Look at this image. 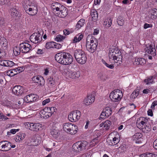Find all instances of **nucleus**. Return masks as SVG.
Segmentation results:
<instances>
[{
    "label": "nucleus",
    "mask_w": 157,
    "mask_h": 157,
    "mask_svg": "<svg viewBox=\"0 0 157 157\" xmlns=\"http://www.w3.org/2000/svg\"><path fill=\"white\" fill-rule=\"evenodd\" d=\"M55 58L59 63L64 65L70 64L73 59L71 55L65 52L57 53L55 56Z\"/></svg>",
    "instance_id": "f257e3e1"
},
{
    "label": "nucleus",
    "mask_w": 157,
    "mask_h": 157,
    "mask_svg": "<svg viewBox=\"0 0 157 157\" xmlns=\"http://www.w3.org/2000/svg\"><path fill=\"white\" fill-rule=\"evenodd\" d=\"M98 44L97 39L92 35H89L86 38V47L89 52L93 53L96 49Z\"/></svg>",
    "instance_id": "f03ea898"
},
{
    "label": "nucleus",
    "mask_w": 157,
    "mask_h": 157,
    "mask_svg": "<svg viewBox=\"0 0 157 157\" xmlns=\"http://www.w3.org/2000/svg\"><path fill=\"white\" fill-rule=\"evenodd\" d=\"M74 56L76 61L81 64L85 63L87 59L86 54L81 50H75L74 52Z\"/></svg>",
    "instance_id": "7ed1b4c3"
},
{
    "label": "nucleus",
    "mask_w": 157,
    "mask_h": 157,
    "mask_svg": "<svg viewBox=\"0 0 157 157\" xmlns=\"http://www.w3.org/2000/svg\"><path fill=\"white\" fill-rule=\"evenodd\" d=\"M87 145L88 143L86 141H78L73 144L72 149L73 151L76 152L84 151L86 150Z\"/></svg>",
    "instance_id": "20e7f679"
},
{
    "label": "nucleus",
    "mask_w": 157,
    "mask_h": 157,
    "mask_svg": "<svg viewBox=\"0 0 157 157\" xmlns=\"http://www.w3.org/2000/svg\"><path fill=\"white\" fill-rule=\"evenodd\" d=\"M63 129L64 131L67 133L71 135L75 134L77 132V126L71 123H66L63 124Z\"/></svg>",
    "instance_id": "39448f33"
},
{
    "label": "nucleus",
    "mask_w": 157,
    "mask_h": 157,
    "mask_svg": "<svg viewBox=\"0 0 157 157\" xmlns=\"http://www.w3.org/2000/svg\"><path fill=\"white\" fill-rule=\"evenodd\" d=\"M81 115V113L79 111H74L69 114L68 119L71 122H76L80 119Z\"/></svg>",
    "instance_id": "423d86ee"
},
{
    "label": "nucleus",
    "mask_w": 157,
    "mask_h": 157,
    "mask_svg": "<svg viewBox=\"0 0 157 157\" xmlns=\"http://www.w3.org/2000/svg\"><path fill=\"white\" fill-rule=\"evenodd\" d=\"M42 36L39 32L33 33L30 37V41L35 44L40 42L42 40Z\"/></svg>",
    "instance_id": "0eeeda50"
},
{
    "label": "nucleus",
    "mask_w": 157,
    "mask_h": 157,
    "mask_svg": "<svg viewBox=\"0 0 157 157\" xmlns=\"http://www.w3.org/2000/svg\"><path fill=\"white\" fill-rule=\"evenodd\" d=\"M119 90H115L110 94L109 98L113 101H118L121 99V95H119Z\"/></svg>",
    "instance_id": "6e6552de"
},
{
    "label": "nucleus",
    "mask_w": 157,
    "mask_h": 157,
    "mask_svg": "<svg viewBox=\"0 0 157 157\" xmlns=\"http://www.w3.org/2000/svg\"><path fill=\"white\" fill-rule=\"evenodd\" d=\"M32 48V46L28 43L24 42L20 44L19 50L23 53H28Z\"/></svg>",
    "instance_id": "1a4fd4ad"
},
{
    "label": "nucleus",
    "mask_w": 157,
    "mask_h": 157,
    "mask_svg": "<svg viewBox=\"0 0 157 157\" xmlns=\"http://www.w3.org/2000/svg\"><path fill=\"white\" fill-rule=\"evenodd\" d=\"M11 143L5 140L0 142V149L3 151H6L10 150L11 148Z\"/></svg>",
    "instance_id": "9d476101"
},
{
    "label": "nucleus",
    "mask_w": 157,
    "mask_h": 157,
    "mask_svg": "<svg viewBox=\"0 0 157 157\" xmlns=\"http://www.w3.org/2000/svg\"><path fill=\"white\" fill-rule=\"evenodd\" d=\"M24 88L23 87L20 86H15L12 89L13 94L17 96L21 95L24 92Z\"/></svg>",
    "instance_id": "9b49d317"
},
{
    "label": "nucleus",
    "mask_w": 157,
    "mask_h": 157,
    "mask_svg": "<svg viewBox=\"0 0 157 157\" xmlns=\"http://www.w3.org/2000/svg\"><path fill=\"white\" fill-rule=\"evenodd\" d=\"M116 52H117L114 56V57L113 58V60L114 61L115 63H118V62H119V63L120 64V62H122V60L121 53V51L119 50L118 49H117L116 51Z\"/></svg>",
    "instance_id": "f8f14e48"
},
{
    "label": "nucleus",
    "mask_w": 157,
    "mask_h": 157,
    "mask_svg": "<svg viewBox=\"0 0 157 157\" xmlns=\"http://www.w3.org/2000/svg\"><path fill=\"white\" fill-rule=\"evenodd\" d=\"M32 79L34 82L37 83L41 86L44 85L45 81L43 78L41 76H33Z\"/></svg>",
    "instance_id": "ddd939ff"
},
{
    "label": "nucleus",
    "mask_w": 157,
    "mask_h": 157,
    "mask_svg": "<svg viewBox=\"0 0 157 157\" xmlns=\"http://www.w3.org/2000/svg\"><path fill=\"white\" fill-rule=\"evenodd\" d=\"M36 96L34 94H30L25 97L24 99H21V101L24 100L27 103L35 101L36 99Z\"/></svg>",
    "instance_id": "4468645a"
},
{
    "label": "nucleus",
    "mask_w": 157,
    "mask_h": 157,
    "mask_svg": "<svg viewBox=\"0 0 157 157\" xmlns=\"http://www.w3.org/2000/svg\"><path fill=\"white\" fill-rule=\"evenodd\" d=\"M147 123L145 118L144 117H141L138 119L136 122V124L138 127L140 128L144 127V125L146 124Z\"/></svg>",
    "instance_id": "2eb2a0df"
},
{
    "label": "nucleus",
    "mask_w": 157,
    "mask_h": 157,
    "mask_svg": "<svg viewBox=\"0 0 157 157\" xmlns=\"http://www.w3.org/2000/svg\"><path fill=\"white\" fill-rule=\"evenodd\" d=\"M15 64L12 61L8 60H0V65L7 67H12Z\"/></svg>",
    "instance_id": "dca6fc26"
},
{
    "label": "nucleus",
    "mask_w": 157,
    "mask_h": 157,
    "mask_svg": "<svg viewBox=\"0 0 157 157\" xmlns=\"http://www.w3.org/2000/svg\"><path fill=\"white\" fill-rule=\"evenodd\" d=\"M67 75L68 77L74 79L78 78L80 76V72L79 71L75 72L72 71L69 72L67 73Z\"/></svg>",
    "instance_id": "f3484780"
},
{
    "label": "nucleus",
    "mask_w": 157,
    "mask_h": 157,
    "mask_svg": "<svg viewBox=\"0 0 157 157\" xmlns=\"http://www.w3.org/2000/svg\"><path fill=\"white\" fill-rule=\"evenodd\" d=\"M117 49H118L117 47H116L115 46L113 47V48H110L109 53V56L110 61H111V60H113V58L114 57L116 53Z\"/></svg>",
    "instance_id": "a211bd4d"
},
{
    "label": "nucleus",
    "mask_w": 157,
    "mask_h": 157,
    "mask_svg": "<svg viewBox=\"0 0 157 157\" xmlns=\"http://www.w3.org/2000/svg\"><path fill=\"white\" fill-rule=\"evenodd\" d=\"M94 101V97L92 94L88 96L87 98L84 100L85 104L88 105H90L92 102H93Z\"/></svg>",
    "instance_id": "6ab92c4d"
},
{
    "label": "nucleus",
    "mask_w": 157,
    "mask_h": 157,
    "mask_svg": "<svg viewBox=\"0 0 157 157\" xmlns=\"http://www.w3.org/2000/svg\"><path fill=\"white\" fill-rule=\"evenodd\" d=\"M51 134L54 137L56 138L58 136L59 133V130L54 128V127L52 128L51 129Z\"/></svg>",
    "instance_id": "aec40b11"
},
{
    "label": "nucleus",
    "mask_w": 157,
    "mask_h": 157,
    "mask_svg": "<svg viewBox=\"0 0 157 157\" xmlns=\"http://www.w3.org/2000/svg\"><path fill=\"white\" fill-rule=\"evenodd\" d=\"M112 20L111 18L106 19L103 22V25L106 28H108L110 27L112 23Z\"/></svg>",
    "instance_id": "412c9836"
},
{
    "label": "nucleus",
    "mask_w": 157,
    "mask_h": 157,
    "mask_svg": "<svg viewBox=\"0 0 157 157\" xmlns=\"http://www.w3.org/2000/svg\"><path fill=\"white\" fill-rule=\"evenodd\" d=\"M135 62L137 65H143L146 63V61L144 58H140L135 59Z\"/></svg>",
    "instance_id": "4be33fe9"
},
{
    "label": "nucleus",
    "mask_w": 157,
    "mask_h": 157,
    "mask_svg": "<svg viewBox=\"0 0 157 157\" xmlns=\"http://www.w3.org/2000/svg\"><path fill=\"white\" fill-rule=\"evenodd\" d=\"M7 45V41L4 37L0 38V46L2 48H6Z\"/></svg>",
    "instance_id": "5701e85b"
},
{
    "label": "nucleus",
    "mask_w": 157,
    "mask_h": 157,
    "mask_svg": "<svg viewBox=\"0 0 157 157\" xmlns=\"http://www.w3.org/2000/svg\"><path fill=\"white\" fill-rule=\"evenodd\" d=\"M85 23V20L84 19H81L77 22L75 26V29H78L82 27Z\"/></svg>",
    "instance_id": "b1692460"
},
{
    "label": "nucleus",
    "mask_w": 157,
    "mask_h": 157,
    "mask_svg": "<svg viewBox=\"0 0 157 157\" xmlns=\"http://www.w3.org/2000/svg\"><path fill=\"white\" fill-rule=\"evenodd\" d=\"M103 111L105 113V117H108L111 115L112 113V110L111 108L109 107H106L103 109Z\"/></svg>",
    "instance_id": "393cba45"
},
{
    "label": "nucleus",
    "mask_w": 157,
    "mask_h": 157,
    "mask_svg": "<svg viewBox=\"0 0 157 157\" xmlns=\"http://www.w3.org/2000/svg\"><path fill=\"white\" fill-rule=\"evenodd\" d=\"M140 90V87H137L132 92L131 95V98L132 99H135L138 95Z\"/></svg>",
    "instance_id": "a878e982"
},
{
    "label": "nucleus",
    "mask_w": 157,
    "mask_h": 157,
    "mask_svg": "<svg viewBox=\"0 0 157 157\" xmlns=\"http://www.w3.org/2000/svg\"><path fill=\"white\" fill-rule=\"evenodd\" d=\"M48 108L46 107L44 109L42 110L40 113V115L41 117H43L44 118H47V110Z\"/></svg>",
    "instance_id": "bb28decb"
},
{
    "label": "nucleus",
    "mask_w": 157,
    "mask_h": 157,
    "mask_svg": "<svg viewBox=\"0 0 157 157\" xmlns=\"http://www.w3.org/2000/svg\"><path fill=\"white\" fill-rule=\"evenodd\" d=\"M48 85L50 86H53L55 84V79H54L53 76H50V77L48 78Z\"/></svg>",
    "instance_id": "cd10ccee"
},
{
    "label": "nucleus",
    "mask_w": 157,
    "mask_h": 157,
    "mask_svg": "<svg viewBox=\"0 0 157 157\" xmlns=\"http://www.w3.org/2000/svg\"><path fill=\"white\" fill-rule=\"evenodd\" d=\"M7 75L9 76L12 77L17 74V71L15 69H13L11 70L8 71L6 72Z\"/></svg>",
    "instance_id": "c85d7f7f"
},
{
    "label": "nucleus",
    "mask_w": 157,
    "mask_h": 157,
    "mask_svg": "<svg viewBox=\"0 0 157 157\" xmlns=\"http://www.w3.org/2000/svg\"><path fill=\"white\" fill-rule=\"evenodd\" d=\"M111 124V122L109 120H107L103 123V127L105 128L107 130H108L110 128V126Z\"/></svg>",
    "instance_id": "c756f323"
},
{
    "label": "nucleus",
    "mask_w": 157,
    "mask_h": 157,
    "mask_svg": "<svg viewBox=\"0 0 157 157\" xmlns=\"http://www.w3.org/2000/svg\"><path fill=\"white\" fill-rule=\"evenodd\" d=\"M91 13L92 17L93 20L96 21L98 18V14L97 10H93V12H91Z\"/></svg>",
    "instance_id": "7c9ffc66"
},
{
    "label": "nucleus",
    "mask_w": 157,
    "mask_h": 157,
    "mask_svg": "<svg viewBox=\"0 0 157 157\" xmlns=\"http://www.w3.org/2000/svg\"><path fill=\"white\" fill-rule=\"evenodd\" d=\"M98 77L102 80L105 81L107 78L106 75L102 72L99 73L98 75Z\"/></svg>",
    "instance_id": "2f4dec72"
},
{
    "label": "nucleus",
    "mask_w": 157,
    "mask_h": 157,
    "mask_svg": "<svg viewBox=\"0 0 157 157\" xmlns=\"http://www.w3.org/2000/svg\"><path fill=\"white\" fill-rule=\"evenodd\" d=\"M117 22L119 25L122 26L124 24V20L122 17L120 16L117 19Z\"/></svg>",
    "instance_id": "473e14b6"
},
{
    "label": "nucleus",
    "mask_w": 157,
    "mask_h": 157,
    "mask_svg": "<svg viewBox=\"0 0 157 157\" xmlns=\"http://www.w3.org/2000/svg\"><path fill=\"white\" fill-rule=\"evenodd\" d=\"M54 42H49L46 43L45 47L46 48L48 49L50 48H54L53 44Z\"/></svg>",
    "instance_id": "72a5a7b5"
},
{
    "label": "nucleus",
    "mask_w": 157,
    "mask_h": 157,
    "mask_svg": "<svg viewBox=\"0 0 157 157\" xmlns=\"http://www.w3.org/2000/svg\"><path fill=\"white\" fill-rule=\"evenodd\" d=\"M65 37L60 35H57L55 38V40L57 42H60L63 40L65 39Z\"/></svg>",
    "instance_id": "f704fd0d"
},
{
    "label": "nucleus",
    "mask_w": 157,
    "mask_h": 157,
    "mask_svg": "<svg viewBox=\"0 0 157 157\" xmlns=\"http://www.w3.org/2000/svg\"><path fill=\"white\" fill-rule=\"evenodd\" d=\"M142 137V134L140 133H137L133 136V138L135 140L140 139Z\"/></svg>",
    "instance_id": "c9c22d12"
},
{
    "label": "nucleus",
    "mask_w": 157,
    "mask_h": 157,
    "mask_svg": "<svg viewBox=\"0 0 157 157\" xmlns=\"http://www.w3.org/2000/svg\"><path fill=\"white\" fill-rule=\"evenodd\" d=\"M38 10H25L26 12L31 16L35 15L37 12Z\"/></svg>",
    "instance_id": "e433bc0d"
},
{
    "label": "nucleus",
    "mask_w": 157,
    "mask_h": 157,
    "mask_svg": "<svg viewBox=\"0 0 157 157\" xmlns=\"http://www.w3.org/2000/svg\"><path fill=\"white\" fill-rule=\"evenodd\" d=\"M6 21L4 18L0 17V27H2L5 26Z\"/></svg>",
    "instance_id": "4c0bfd02"
},
{
    "label": "nucleus",
    "mask_w": 157,
    "mask_h": 157,
    "mask_svg": "<svg viewBox=\"0 0 157 157\" xmlns=\"http://www.w3.org/2000/svg\"><path fill=\"white\" fill-rule=\"evenodd\" d=\"M151 128L150 125H149L147 123L144 125V127H143L142 128V129H144V131H149L151 130Z\"/></svg>",
    "instance_id": "58836bf2"
},
{
    "label": "nucleus",
    "mask_w": 157,
    "mask_h": 157,
    "mask_svg": "<svg viewBox=\"0 0 157 157\" xmlns=\"http://www.w3.org/2000/svg\"><path fill=\"white\" fill-rule=\"evenodd\" d=\"M35 127L36 128H35V130H34V131H39L42 127V125L39 123H35Z\"/></svg>",
    "instance_id": "ea45409f"
},
{
    "label": "nucleus",
    "mask_w": 157,
    "mask_h": 157,
    "mask_svg": "<svg viewBox=\"0 0 157 157\" xmlns=\"http://www.w3.org/2000/svg\"><path fill=\"white\" fill-rule=\"evenodd\" d=\"M9 118L6 116H5L3 113L1 111H0V121H5Z\"/></svg>",
    "instance_id": "a19ab883"
},
{
    "label": "nucleus",
    "mask_w": 157,
    "mask_h": 157,
    "mask_svg": "<svg viewBox=\"0 0 157 157\" xmlns=\"http://www.w3.org/2000/svg\"><path fill=\"white\" fill-rule=\"evenodd\" d=\"M149 48L150 49H151L150 51L151 52V54L153 55L155 54V52L156 51V50L155 48V46L153 47L152 45L150 44L149 45Z\"/></svg>",
    "instance_id": "79ce46f5"
},
{
    "label": "nucleus",
    "mask_w": 157,
    "mask_h": 157,
    "mask_svg": "<svg viewBox=\"0 0 157 157\" xmlns=\"http://www.w3.org/2000/svg\"><path fill=\"white\" fill-rule=\"evenodd\" d=\"M19 12H18V10H13L11 13V15L13 17H19Z\"/></svg>",
    "instance_id": "37998d69"
},
{
    "label": "nucleus",
    "mask_w": 157,
    "mask_h": 157,
    "mask_svg": "<svg viewBox=\"0 0 157 157\" xmlns=\"http://www.w3.org/2000/svg\"><path fill=\"white\" fill-rule=\"evenodd\" d=\"M25 135L24 134L20 135H17L16 136V139L18 140H22L24 139Z\"/></svg>",
    "instance_id": "c03bdc74"
},
{
    "label": "nucleus",
    "mask_w": 157,
    "mask_h": 157,
    "mask_svg": "<svg viewBox=\"0 0 157 157\" xmlns=\"http://www.w3.org/2000/svg\"><path fill=\"white\" fill-rule=\"evenodd\" d=\"M26 123L27 124L26 125L27 126H29V125H30V128H29V129L34 131V130H35L36 127L34 126L33 127H32V125H33V123Z\"/></svg>",
    "instance_id": "a18cd8bd"
},
{
    "label": "nucleus",
    "mask_w": 157,
    "mask_h": 157,
    "mask_svg": "<svg viewBox=\"0 0 157 157\" xmlns=\"http://www.w3.org/2000/svg\"><path fill=\"white\" fill-rule=\"evenodd\" d=\"M60 6L61 5L60 4H59L57 3H55L54 4L52 5V8L53 10H54L56 9V10H59L60 8L58 6Z\"/></svg>",
    "instance_id": "49530a36"
},
{
    "label": "nucleus",
    "mask_w": 157,
    "mask_h": 157,
    "mask_svg": "<svg viewBox=\"0 0 157 157\" xmlns=\"http://www.w3.org/2000/svg\"><path fill=\"white\" fill-rule=\"evenodd\" d=\"M48 108V111H50L52 112V114L54 113V112H55V110H56V109L54 107H46Z\"/></svg>",
    "instance_id": "de8ad7c7"
},
{
    "label": "nucleus",
    "mask_w": 157,
    "mask_h": 157,
    "mask_svg": "<svg viewBox=\"0 0 157 157\" xmlns=\"http://www.w3.org/2000/svg\"><path fill=\"white\" fill-rule=\"evenodd\" d=\"M54 48H56L59 49L61 48L62 46L61 44L56 43L55 42H54Z\"/></svg>",
    "instance_id": "09e8293b"
},
{
    "label": "nucleus",
    "mask_w": 157,
    "mask_h": 157,
    "mask_svg": "<svg viewBox=\"0 0 157 157\" xmlns=\"http://www.w3.org/2000/svg\"><path fill=\"white\" fill-rule=\"evenodd\" d=\"M15 70H16V71H17V74L21 72L24 70L23 67H19L17 68L15 67Z\"/></svg>",
    "instance_id": "8fccbe9b"
},
{
    "label": "nucleus",
    "mask_w": 157,
    "mask_h": 157,
    "mask_svg": "<svg viewBox=\"0 0 157 157\" xmlns=\"http://www.w3.org/2000/svg\"><path fill=\"white\" fill-rule=\"evenodd\" d=\"M152 153L142 154L140 155V157H151Z\"/></svg>",
    "instance_id": "3c124183"
},
{
    "label": "nucleus",
    "mask_w": 157,
    "mask_h": 157,
    "mask_svg": "<svg viewBox=\"0 0 157 157\" xmlns=\"http://www.w3.org/2000/svg\"><path fill=\"white\" fill-rule=\"evenodd\" d=\"M152 25L151 24H148L147 23H145L144 26V29H147L149 28H152Z\"/></svg>",
    "instance_id": "603ef678"
},
{
    "label": "nucleus",
    "mask_w": 157,
    "mask_h": 157,
    "mask_svg": "<svg viewBox=\"0 0 157 157\" xmlns=\"http://www.w3.org/2000/svg\"><path fill=\"white\" fill-rule=\"evenodd\" d=\"M61 11H62V14L63 15H61L62 16V17H63V18L65 17L67 15L68 10H61Z\"/></svg>",
    "instance_id": "864d4df0"
},
{
    "label": "nucleus",
    "mask_w": 157,
    "mask_h": 157,
    "mask_svg": "<svg viewBox=\"0 0 157 157\" xmlns=\"http://www.w3.org/2000/svg\"><path fill=\"white\" fill-rule=\"evenodd\" d=\"M153 77H151L148 78V82L147 83V84L149 85L151 83H154V81L152 80Z\"/></svg>",
    "instance_id": "5fc2aeb1"
},
{
    "label": "nucleus",
    "mask_w": 157,
    "mask_h": 157,
    "mask_svg": "<svg viewBox=\"0 0 157 157\" xmlns=\"http://www.w3.org/2000/svg\"><path fill=\"white\" fill-rule=\"evenodd\" d=\"M119 141L118 139H117L116 137H114L113 139V142L114 143L113 144H114V145L118 143Z\"/></svg>",
    "instance_id": "6e6d98bb"
},
{
    "label": "nucleus",
    "mask_w": 157,
    "mask_h": 157,
    "mask_svg": "<svg viewBox=\"0 0 157 157\" xmlns=\"http://www.w3.org/2000/svg\"><path fill=\"white\" fill-rule=\"evenodd\" d=\"M50 99L47 98L42 101V105H45L47 103H49L50 101Z\"/></svg>",
    "instance_id": "4d7b16f0"
},
{
    "label": "nucleus",
    "mask_w": 157,
    "mask_h": 157,
    "mask_svg": "<svg viewBox=\"0 0 157 157\" xmlns=\"http://www.w3.org/2000/svg\"><path fill=\"white\" fill-rule=\"evenodd\" d=\"M153 12L151 13L153 18H156L157 17V12L156 10H153Z\"/></svg>",
    "instance_id": "13d9d810"
},
{
    "label": "nucleus",
    "mask_w": 157,
    "mask_h": 157,
    "mask_svg": "<svg viewBox=\"0 0 157 157\" xmlns=\"http://www.w3.org/2000/svg\"><path fill=\"white\" fill-rule=\"evenodd\" d=\"M105 113L103 110L99 118L101 119H105Z\"/></svg>",
    "instance_id": "bf43d9fd"
},
{
    "label": "nucleus",
    "mask_w": 157,
    "mask_h": 157,
    "mask_svg": "<svg viewBox=\"0 0 157 157\" xmlns=\"http://www.w3.org/2000/svg\"><path fill=\"white\" fill-rule=\"evenodd\" d=\"M53 13L56 16H58L61 10H53Z\"/></svg>",
    "instance_id": "052dcab7"
},
{
    "label": "nucleus",
    "mask_w": 157,
    "mask_h": 157,
    "mask_svg": "<svg viewBox=\"0 0 157 157\" xmlns=\"http://www.w3.org/2000/svg\"><path fill=\"white\" fill-rule=\"evenodd\" d=\"M105 65L108 68L111 69H113L114 68V66L113 64H109L108 63H107L105 64Z\"/></svg>",
    "instance_id": "680f3d73"
},
{
    "label": "nucleus",
    "mask_w": 157,
    "mask_h": 157,
    "mask_svg": "<svg viewBox=\"0 0 157 157\" xmlns=\"http://www.w3.org/2000/svg\"><path fill=\"white\" fill-rule=\"evenodd\" d=\"M13 51L14 55L16 56L18 55L21 52L20 51L19 52L18 50H16L15 49H13Z\"/></svg>",
    "instance_id": "e2e57ef3"
},
{
    "label": "nucleus",
    "mask_w": 157,
    "mask_h": 157,
    "mask_svg": "<svg viewBox=\"0 0 157 157\" xmlns=\"http://www.w3.org/2000/svg\"><path fill=\"white\" fill-rule=\"evenodd\" d=\"M153 146L155 149L157 150V138L154 141Z\"/></svg>",
    "instance_id": "0e129e2a"
},
{
    "label": "nucleus",
    "mask_w": 157,
    "mask_h": 157,
    "mask_svg": "<svg viewBox=\"0 0 157 157\" xmlns=\"http://www.w3.org/2000/svg\"><path fill=\"white\" fill-rule=\"evenodd\" d=\"M2 104L4 106H6L8 107L10 106V103L9 101H8L7 102H6V101L3 102L2 103Z\"/></svg>",
    "instance_id": "69168bd1"
},
{
    "label": "nucleus",
    "mask_w": 157,
    "mask_h": 157,
    "mask_svg": "<svg viewBox=\"0 0 157 157\" xmlns=\"http://www.w3.org/2000/svg\"><path fill=\"white\" fill-rule=\"evenodd\" d=\"M63 33L65 35H67L71 33L67 29H65L63 30Z\"/></svg>",
    "instance_id": "338daca9"
},
{
    "label": "nucleus",
    "mask_w": 157,
    "mask_h": 157,
    "mask_svg": "<svg viewBox=\"0 0 157 157\" xmlns=\"http://www.w3.org/2000/svg\"><path fill=\"white\" fill-rule=\"evenodd\" d=\"M157 105V101H153L151 106V108L152 109L154 108L155 106Z\"/></svg>",
    "instance_id": "774afa93"
}]
</instances>
